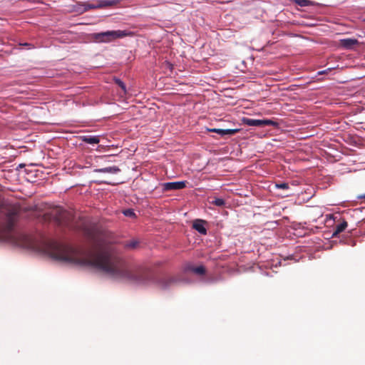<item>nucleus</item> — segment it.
<instances>
[{"label": "nucleus", "mask_w": 365, "mask_h": 365, "mask_svg": "<svg viewBox=\"0 0 365 365\" xmlns=\"http://www.w3.org/2000/svg\"><path fill=\"white\" fill-rule=\"evenodd\" d=\"M165 65H166V66H167V67H168L170 71H172V70H173V64H171L170 63H169V62H167V61H166V62H165Z\"/></svg>", "instance_id": "nucleus-23"}, {"label": "nucleus", "mask_w": 365, "mask_h": 365, "mask_svg": "<svg viewBox=\"0 0 365 365\" xmlns=\"http://www.w3.org/2000/svg\"><path fill=\"white\" fill-rule=\"evenodd\" d=\"M318 73H319V75H322V74H325V73H327V71H319Z\"/></svg>", "instance_id": "nucleus-24"}, {"label": "nucleus", "mask_w": 365, "mask_h": 365, "mask_svg": "<svg viewBox=\"0 0 365 365\" xmlns=\"http://www.w3.org/2000/svg\"><path fill=\"white\" fill-rule=\"evenodd\" d=\"M211 204L217 207H223L225 205V201L222 198H215Z\"/></svg>", "instance_id": "nucleus-19"}, {"label": "nucleus", "mask_w": 365, "mask_h": 365, "mask_svg": "<svg viewBox=\"0 0 365 365\" xmlns=\"http://www.w3.org/2000/svg\"><path fill=\"white\" fill-rule=\"evenodd\" d=\"M115 280L137 284H146L151 279L149 270L144 268H133L124 259L115 255Z\"/></svg>", "instance_id": "nucleus-3"}, {"label": "nucleus", "mask_w": 365, "mask_h": 365, "mask_svg": "<svg viewBox=\"0 0 365 365\" xmlns=\"http://www.w3.org/2000/svg\"><path fill=\"white\" fill-rule=\"evenodd\" d=\"M186 181L169 182L160 184L163 192L182 190L186 187Z\"/></svg>", "instance_id": "nucleus-6"}, {"label": "nucleus", "mask_w": 365, "mask_h": 365, "mask_svg": "<svg viewBox=\"0 0 365 365\" xmlns=\"http://www.w3.org/2000/svg\"><path fill=\"white\" fill-rule=\"evenodd\" d=\"M133 36V33L132 31L128 30H117L115 31V38H123L125 36Z\"/></svg>", "instance_id": "nucleus-17"}, {"label": "nucleus", "mask_w": 365, "mask_h": 365, "mask_svg": "<svg viewBox=\"0 0 365 365\" xmlns=\"http://www.w3.org/2000/svg\"><path fill=\"white\" fill-rule=\"evenodd\" d=\"M115 91L118 92V95L119 97L118 101H125V100L127 98V95H128L126 86H125V83L120 79H117V78H115Z\"/></svg>", "instance_id": "nucleus-7"}, {"label": "nucleus", "mask_w": 365, "mask_h": 365, "mask_svg": "<svg viewBox=\"0 0 365 365\" xmlns=\"http://www.w3.org/2000/svg\"><path fill=\"white\" fill-rule=\"evenodd\" d=\"M210 132H214L217 134H219L221 136H224L226 135H234L235 134L238 130L237 129H220V128H213V129H208Z\"/></svg>", "instance_id": "nucleus-13"}, {"label": "nucleus", "mask_w": 365, "mask_h": 365, "mask_svg": "<svg viewBox=\"0 0 365 365\" xmlns=\"http://www.w3.org/2000/svg\"><path fill=\"white\" fill-rule=\"evenodd\" d=\"M138 243V241L135 240H132L125 244V247L128 249H135L137 247Z\"/></svg>", "instance_id": "nucleus-18"}, {"label": "nucleus", "mask_w": 365, "mask_h": 365, "mask_svg": "<svg viewBox=\"0 0 365 365\" xmlns=\"http://www.w3.org/2000/svg\"><path fill=\"white\" fill-rule=\"evenodd\" d=\"M83 234L91 244V253L84 257L80 250L71 246L53 242L50 255L52 258L69 264L91 266L105 273L114 270L112 245L105 233L96 227H84Z\"/></svg>", "instance_id": "nucleus-1"}, {"label": "nucleus", "mask_w": 365, "mask_h": 365, "mask_svg": "<svg viewBox=\"0 0 365 365\" xmlns=\"http://www.w3.org/2000/svg\"><path fill=\"white\" fill-rule=\"evenodd\" d=\"M82 140L83 142L91 145L98 144L99 143V138L98 136H83Z\"/></svg>", "instance_id": "nucleus-16"}, {"label": "nucleus", "mask_w": 365, "mask_h": 365, "mask_svg": "<svg viewBox=\"0 0 365 365\" xmlns=\"http://www.w3.org/2000/svg\"><path fill=\"white\" fill-rule=\"evenodd\" d=\"M364 21L365 22V19H364Z\"/></svg>", "instance_id": "nucleus-26"}, {"label": "nucleus", "mask_w": 365, "mask_h": 365, "mask_svg": "<svg viewBox=\"0 0 365 365\" xmlns=\"http://www.w3.org/2000/svg\"><path fill=\"white\" fill-rule=\"evenodd\" d=\"M360 198L365 200V193L363 195L360 196Z\"/></svg>", "instance_id": "nucleus-25"}, {"label": "nucleus", "mask_w": 365, "mask_h": 365, "mask_svg": "<svg viewBox=\"0 0 365 365\" xmlns=\"http://www.w3.org/2000/svg\"><path fill=\"white\" fill-rule=\"evenodd\" d=\"M207 224V222L204 220L197 219L192 222V228L197 230L201 235L207 234V229L205 225Z\"/></svg>", "instance_id": "nucleus-11"}, {"label": "nucleus", "mask_w": 365, "mask_h": 365, "mask_svg": "<svg viewBox=\"0 0 365 365\" xmlns=\"http://www.w3.org/2000/svg\"><path fill=\"white\" fill-rule=\"evenodd\" d=\"M358 44L359 41L356 38H343L339 41V45L346 49H351Z\"/></svg>", "instance_id": "nucleus-12"}, {"label": "nucleus", "mask_w": 365, "mask_h": 365, "mask_svg": "<svg viewBox=\"0 0 365 365\" xmlns=\"http://www.w3.org/2000/svg\"><path fill=\"white\" fill-rule=\"evenodd\" d=\"M294 2L300 6H308L312 5V2L309 0H294Z\"/></svg>", "instance_id": "nucleus-20"}, {"label": "nucleus", "mask_w": 365, "mask_h": 365, "mask_svg": "<svg viewBox=\"0 0 365 365\" xmlns=\"http://www.w3.org/2000/svg\"><path fill=\"white\" fill-rule=\"evenodd\" d=\"M114 3V1H98L93 3H88L85 4L84 11L88 9H98L111 6Z\"/></svg>", "instance_id": "nucleus-10"}, {"label": "nucleus", "mask_w": 365, "mask_h": 365, "mask_svg": "<svg viewBox=\"0 0 365 365\" xmlns=\"http://www.w3.org/2000/svg\"><path fill=\"white\" fill-rule=\"evenodd\" d=\"M243 123L249 126H255V127H264V126H274L277 127L278 123L275 121L269 119H251V118H244Z\"/></svg>", "instance_id": "nucleus-5"}, {"label": "nucleus", "mask_w": 365, "mask_h": 365, "mask_svg": "<svg viewBox=\"0 0 365 365\" xmlns=\"http://www.w3.org/2000/svg\"><path fill=\"white\" fill-rule=\"evenodd\" d=\"M50 215L53 220L60 226L73 230L81 229V225L76 222V217L71 212L65 210L60 207H56L51 210Z\"/></svg>", "instance_id": "nucleus-4"}, {"label": "nucleus", "mask_w": 365, "mask_h": 365, "mask_svg": "<svg viewBox=\"0 0 365 365\" xmlns=\"http://www.w3.org/2000/svg\"><path fill=\"white\" fill-rule=\"evenodd\" d=\"M93 37L97 42H108L114 38V31H107L102 33H97L93 34Z\"/></svg>", "instance_id": "nucleus-8"}, {"label": "nucleus", "mask_w": 365, "mask_h": 365, "mask_svg": "<svg viewBox=\"0 0 365 365\" xmlns=\"http://www.w3.org/2000/svg\"><path fill=\"white\" fill-rule=\"evenodd\" d=\"M177 282L174 277L167 276L161 277L158 282V285L162 289H165L174 284Z\"/></svg>", "instance_id": "nucleus-9"}, {"label": "nucleus", "mask_w": 365, "mask_h": 365, "mask_svg": "<svg viewBox=\"0 0 365 365\" xmlns=\"http://www.w3.org/2000/svg\"><path fill=\"white\" fill-rule=\"evenodd\" d=\"M347 222L343 220L340 223L337 224L335 226L332 236L336 237L339 234L344 232L345 229L347 227Z\"/></svg>", "instance_id": "nucleus-15"}, {"label": "nucleus", "mask_w": 365, "mask_h": 365, "mask_svg": "<svg viewBox=\"0 0 365 365\" xmlns=\"http://www.w3.org/2000/svg\"><path fill=\"white\" fill-rule=\"evenodd\" d=\"M20 212L19 207L16 205L4 203L0 199V241H14L20 242L26 237L14 231L17 216Z\"/></svg>", "instance_id": "nucleus-2"}, {"label": "nucleus", "mask_w": 365, "mask_h": 365, "mask_svg": "<svg viewBox=\"0 0 365 365\" xmlns=\"http://www.w3.org/2000/svg\"><path fill=\"white\" fill-rule=\"evenodd\" d=\"M187 270L200 276L204 275L206 273V269L202 265H200L197 267H195L194 265H189L187 267Z\"/></svg>", "instance_id": "nucleus-14"}, {"label": "nucleus", "mask_w": 365, "mask_h": 365, "mask_svg": "<svg viewBox=\"0 0 365 365\" xmlns=\"http://www.w3.org/2000/svg\"><path fill=\"white\" fill-rule=\"evenodd\" d=\"M123 213L125 216L134 218L136 217L135 213L132 209H127L123 211Z\"/></svg>", "instance_id": "nucleus-21"}, {"label": "nucleus", "mask_w": 365, "mask_h": 365, "mask_svg": "<svg viewBox=\"0 0 365 365\" xmlns=\"http://www.w3.org/2000/svg\"><path fill=\"white\" fill-rule=\"evenodd\" d=\"M275 187L278 189L287 190L289 186L287 182L276 183Z\"/></svg>", "instance_id": "nucleus-22"}]
</instances>
